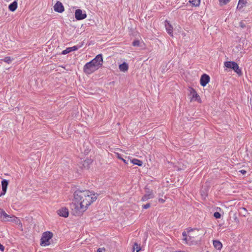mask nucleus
<instances>
[{
    "instance_id": "72a5a7b5",
    "label": "nucleus",
    "mask_w": 252,
    "mask_h": 252,
    "mask_svg": "<svg viewBox=\"0 0 252 252\" xmlns=\"http://www.w3.org/2000/svg\"><path fill=\"white\" fill-rule=\"evenodd\" d=\"M194 101H197L198 102H201L200 98V97H199V96L198 95V97H195V98L194 100Z\"/></svg>"
},
{
    "instance_id": "393cba45",
    "label": "nucleus",
    "mask_w": 252,
    "mask_h": 252,
    "mask_svg": "<svg viewBox=\"0 0 252 252\" xmlns=\"http://www.w3.org/2000/svg\"><path fill=\"white\" fill-rule=\"evenodd\" d=\"M1 60L7 63H10L12 61V59L10 57H6Z\"/></svg>"
},
{
    "instance_id": "c9c22d12",
    "label": "nucleus",
    "mask_w": 252,
    "mask_h": 252,
    "mask_svg": "<svg viewBox=\"0 0 252 252\" xmlns=\"http://www.w3.org/2000/svg\"><path fill=\"white\" fill-rule=\"evenodd\" d=\"M4 250V247L3 246H2L1 244H0V250L2 252Z\"/></svg>"
},
{
    "instance_id": "4468645a",
    "label": "nucleus",
    "mask_w": 252,
    "mask_h": 252,
    "mask_svg": "<svg viewBox=\"0 0 252 252\" xmlns=\"http://www.w3.org/2000/svg\"><path fill=\"white\" fill-rule=\"evenodd\" d=\"M165 27L167 33L171 36H173V28L167 20L165 21Z\"/></svg>"
},
{
    "instance_id": "c85d7f7f",
    "label": "nucleus",
    "mask_w": 252,
    "mask_h": 252,
    "mask_svg": "<svg viewBox=\"0 0 252 252\" xmlns=\"http://www.w3.org/2000/svg\"><path fill=\"white\" fill-rule=\"evenodd\" d=\"M115 154L116 157H117V158L118 159H120V160L123 159V158L122 157H121L120 154H119L118 153L115 152Z\"/></svg>"
},
{
    "instance_id": "ddd939ff",
    "label": "nucleus",
    "mask_w": 252,
    "mask_h": 252,
    "mask_svg": "<svg viewBox=\"0 0 252 252\" xmlns=\"http://www.w3.org/2000/svg\"><path fill=\"white\" fill-rule=\"evenodd\" d=\"M154 197V192L152 190H149L148 192L143 195V197L141 198V201L145 202L150 199L153 198Z\"/></svg>"
},
{
    "instance_id": "4c0bfd02",
    "label": "nucleus",
    "mask_w": 252,
    "mask_h": 252,
    "mask_svg": "<svg viewBox=\"0 0 252 252\" xmlns=\"http://www.w3.org/2000/svg\"><path fill=\"white\" fill-rule=\"evenodd\" d=\"M121 160H123V162L124 163H125L126 164H128L127 162L126 161V159L123 158V159H121Z\"/></svg>"
},
{
    "instance_id": "0eeeda50",
    "label": "nucleus",
    "mask_w": 252,
    "mask_h": 252,
    "mask_svg": "<svg viewBox=\"0 0 252 252\" xmlns=\"http://www.w3.org/2000/svg\"><path fill=\"white\" fill-rule=\"evenodd\" d=\"M58 215L61 217L67 218L68 217L69 211L68 209L66 207H63L59 209L57 211Z\"/></svg>"
},
{
    "instance_id": "1a4fd4ad",
    "label": "nucleus",
    "mask_w": 252,
    "mask_h": 252,
    "mask_svg": "<svg viewBox=\"0 0 252 252\" xmlns=\"http://www.w3.org/2000/svg\"><path fill=\"white\" fill-rule=\"evenodd\" d=\"M83 71L86 74H91L94 72L95 70L90 65L89 63H86L83 67Z\"/></svg>"
},
{
    "instance_id": "f704fd0d",
    "label": "nucleus",
    "mask_w": 252,
    "mask_h": 252,
    "mask_svg": "<svg viewBox=\"0 0 252 252\" xmlns=\"http://www.w3.org/2000/svg\"><path fill=\"white\" fill-rule=\"evenodd\" d=\"M158 202L161 204H163L165 202V200L162 198H159Z\"/></svg>"
},
{
    "instance_id": "412c9836",
    "label": "nucleus",
    "mask_w": 252,
    "mask_h": 252,
    "mask_svg": "<svg viewBox=\"0 0 252 252\" xmlns=\"http://www.w3.org/2000/svg\"><path fill=\"white\" fill-rule=\"evenodd\" d=\"M130 162L132 163L133 164L137 165L138 166H142V161L137 158H133V159L130 160Z\"/></svg>"
},
{
    "instance_id": "423d86ee",
    "label": "nucleus",
    "mask_w": 252,
    "mask_h": 252,
    "mask_svg": "<svg viewBox=\"0 0 252 252\" xmlns=\"http://www.w3.org/2000/svg\"><path fill=\"white\" fill-rule=\"evenodd\" d=\"M75 17L77 20H82L87 17V14L85 12L83 13L81 9H78L75 10Z\"/></svg>"
},
{
    "instance_id": "6e6552de",
    "label": "nucleus",
    "mask_w": 252,
    "mask_h": 252,
    "mask_svg": "<svg viewBox=\"0 0 252 252\" xmlns=\"http://www.w3.org/2000/svg\"><path fill=\"white\" fill-rule=\"evenodd\" d=\"M11 217V216H10L7 214L6 212L4 211V210L1 208H0V220L1 221H9V218Z\"/></svg>"
},
{
    "instance_id": "f03ea898",
    "label": "nucleus",
    "mask_w": 252,
    "mask_h": 252,
    "mask_svg": "<svg viewBox=\"0 0 252 252\" xmlns=\"http://www.w3.org/2000/svg\"><path fill=\"white\" fill-rule=\"evenodd\" d=\"M198 229L197 228H188L187 231H183L182 236L183 237V243L188 245H191L193 244V238L198 236Z\"/></svg>"
},
{
    "instance_id": "f257e3e1",
    "label": "nucleus",
    "mask_w": 252,
    "mask_h": 252,
    "mask_svg": "<svg viewBox=\"0 0 252 252\" xmlns=\"http://www.w3.org/2000/svg\"><path fill=\"white\" fill-rule=\"evenodd\" d=\"M98 195L88 189L77 190L74 191L73 201L76 213L83 214L89 206L97 200Z\"/></svg>"
},
{
    "instance_id": "4be33fe9",
    "label": "nucleus",
    "mask_w": 252,
    "mask_h": 252,
    "mask_svg": "<svg viewBox=\"0 0 252 252\" xmlns=\"http://www.w3.org/2000/svg\"><path fill=\"white\" fill-rule=\"evenodd\" d=\"M190 95H191L190 97L191 101H194L195 97H198V94H197L196 92L193 89H191L190 91Z\"/></svg>"
},
{
    "instance_id": "e433bc0d",
    "label": "nucleus",
    "mask_w": 252,
    "mask_h": 252,
    "mask_svg": "<svg viewBox=\"0 0 252 252\" xmlns=\"http://www.w3.org/2000/svg\"><path fill=\"white\" fill-rule=\"evenodd\" d=\"M239 172H241L242 174L244 175L246 173V171L244 170H241L239 171Z\"/></svg>"
},
{
    "instance_id": "9b49d317",
    "label": "nucleus",
    "mask_w": 252,
    "mask_h": 252,
    "mask_svg": "<svg viewBox=\"0 0 252 252\" xmlns=\"http://www.w3.org/2000/svg\"><path fill=\"white\" fill-rule=\"evenodd\" d=\"M54 9L56 12L59 13H62L64 10L63 4L60 1H57L54 5Z\"/></svg>"
},
{
    "instance_id": "20e7f679",
    "label": "nucleus",
    "mask_w": 252,
    "mask_h": 252,
    "mask_svg": "<svg viewBox=\"0 0 252 252\" xmlns=\"http://www.w3.org/2000/svg\"><path fill=\"white\" fill-rule=\"evenodd\" d=\"M224 66L228 68L233 69L238 75H242L241 69L239 68L238 64L233 61H227L224 63Z\"/></svg>"
},
{
    "instance_id": "2f4dec72",
    "label": "nucleus",
    "mask_w": 252,
    "mask_h": 252,
    "mask_svg": "<svg viewBox=\"0 0 252 252\" xmlns=\"http://www.w3.org/2000/svg\"><path fill=\"white\" fill-rule=\"evenodd\" d=\"M150 206V204L149 203H148V204H147L144 205L143 206V209H148V208H149Z\"/></svg>"
},
{
    "instance_id": "dca6fc26",
    "label": "nucleus",
    "mask_w": 252,
    "mask_h": 252,
    "mask_svg": "<svg viewBox=\"0 0 252 252\" xmlns=\"http://www.w3.org/2000/svg\"><path fill=\"white\" fill-rule=\"evenodd\" d=\"M80 47V46L78 47L77 46H74L71 47H68L66 49H65L62 51V54L66 55L72 51H76L78 49V48Z\"/></svg>"
},
{
    "instance_id": "f8f14e48",
    "label": "nucleus",
    "mask_w": 252,
    "mask_h": 252,
    "mask_svg": "<svg viewBox=\"0 0 252 252\" xmlns=\"http://www.w3.org/2000/svg\"><path fill=\"white\" fill-rule=\"evenodd\" d=\"M7 186L8 181L4 179L1 181L2 191L1 193H0V196L4 195L5 193L6 192Z\"/></svg>"
},
{
    "instance_id": "6ab92c4d",
    "label": "nucleus",
    "mask_w": 252,
    "mask_h": 252,
    "mask_svg": "<svg viewBox=\"0 0 252 252\" xmlns=\"http://www.w3.org/2000/svg\"><path fill=\"white\" fill-rule=\"evenodd\" d=\"M119 68L121 71L126 72L128 69V65L127 63L124 62L119 65Z\"/></svg>"
},
{
    "instance_id": "7c9ffc66",
    "label": "nucleus",
    "mask_w": 252,
    "mask_h": 252,
    "mask_svg": "<svg viewBox=\"0 0 252 252\" xmlns=\"http://www.w3.org/2000/svg\"><path fill=\"white\" fill-rule=\"evenodd\" d=\"M105 252L104 248H99L97 250V252Z\"/></svg>"
},
{
    "instance_id": "c756f323",
    "label": "nucleus",
    "mask_w": 252,
    "mask_h": 252,
    "mask_svg": "<svg viewBox=\"0 0 252 252\" xmlns=\"http://www.w3.org/2000/svg\"><path fill=\"white\" fill-rule=\"evenodd\" d=\"M220 3H222L223 4H226L230 0H219Z\"/></svg>"
},
{
    "instance_id": "2eb2a0df",
    "label": "nucleus",
    "mask_w": 252,
    "mask_h": 252,
    "mask_svg": "<svg viewBox=\"0 0 252 252\" xmlns=\"http://www.w3.org/2000/svg\"><path fill=\"white\" fill-rule=\"evenodd\" d=\"M8 221H11V222L19 225L20 227H22V223H21L20 219L14 216H11V217H10L9 220Z\"/></svg>"
},
{
    "instance_id": "f3484780",
    "label": "nucleus",
    "mask_w": 252,
    "mask_h": 252,
    "mask_svg": "<svg viewBox=\"0 0 252 252\" xmlns=\"http://www.w3.org/2000/svg\"><path fill=\"white\" fill-rule=\"evenodd\" d=\"M213 245L214 247H215L217 250H221V248L223 247V245L221 242L217 240H213Z\"/></svg>"
},
{
    "instance_id": "473e14b6",
    "label": "nucleus",
    "mask_w": 252,
    "mask_h": 252,
    "mask_svg": "<svg viewBox=\"0 0 252 252\" xmlns=\"http://www.w3.org/2000/svg\"><path fill=\"white\" fill-rule=\"evenodd\" d=\"M239 26L242 28H244L246 27V25L245 24L242 22H240V23H239Z\"/></svg>"
},
{
    "instance_id": "cd10ccee",
    "label": "nucleus",
    "mask_w": 252,
    "mask_h": 252,
    "mask_svg": "<svg viewBox=\"0 0 252 252\" xmlns=\"http://www.w3.org/2000/svg\"><path fill=\"white\" fill-rule=\"evenodd\" d=\"M90 65L92 66V67L94 68V69L96 71L99 68L97 66L96 64H94V63H91V62H89Z\"/></svg>"
},
{
    "instance_id": "7ed1b4c3",
    "label": "nucleus",
    "mask_w": 252,
    "mask_h": 252,
    "mask_svg": "<svg viewBox=\"0 0 252 252\" xmlns=\"http://www.w3.org/2000/svg\"><path fill=\"white\" fill-rule=\"evenodd\" d=\"M53 233L47 231L42 234L40 239V246L45 247L50 245V240L53 238Z\"/></svg>"
},
{
    "instance_id": "a211bd4d",
    "label": "nucleus",
    "mask_w": 252,
    "mask_h": 252,
    "mask_svg": "<svg viewBox=\"0 0 252 252\" xmlns=\"http://www.w3.org/2000/svg\"><path fill=\"white\" fill-rule=\"evenodd\" d=\"M17 0H15L9 5L8 8L10 11L13 12L17 9L18 5Z\"/></svg>"
},
{
    "instance_id": "b1692460",
    "label": "nucleus",
    "mask_w": 252,
    "mask_h": 252,
    "mask_svg": "<svg viewBox=\"0 0 252 252\" xmlns=\"http://www.w3.org/2000/svg\"><path fill=\"white\" fill-rule=\"evenodd\" d=\"M245 2L246 1L245 0H239V2L237 8L239 9L242 8L245 5Z\"/></svg>"
},
{
    "instance_id": "a878e982",
    "label": "nucleus",
    "mask_w": 252,
    "mask_h": 252,
    "mask_svg": "<svg viewBox=\"0 0 252 252\" xmlns=\"http://www.w3.org/2000/svg\"><path fill=\"white\" fill-rule=\"evenodd\" d=\"M214 217L217 219H220L221 215L219 212H215V213H214Z\"/></svg>"
},
{
    "instance_id": "5701e85b",
    "label": "nucleus",
    "mask_w": 252,
    "mask_h": 252,
    "mask_svg": "<svg viewBox=\"0 0 252 252\" xmlns=\"http://www.w3.org/2000/svg\"><path fill=\"white\" fill-rule=\"evenodd\" d=\"M189 2L191 3L193 6H198L200 3V0H191Z\"/></svg>"
},
{
    "instance_id": "bb28decb",
    "label": "nucleus",
    "mask_w": 252,
    "mask_h": 252,
    "mask_svg": "<svg viewBox=\"0 0 252 252\" xmlns=\"http://www.w3.org/2000/svg\"><path fill=\"white\" fill-rule=\"evenodd\" d=\"M139 44L140 41L139 40H134L132 43L133 46H138L139 45Z\"/></svg>"
},
{
    "instance_id": "9d476101",
    "label": "nucleus",
    "mask_w": 252,
    "mask_h": 252,
    "mask_svg": "<svg viewBox=\"0 0 252 252\" xmlns=\"http://www.w3.org/2000/svg\"><path fill=\"white\" fill-rule=\"evenodd\" d=\"M209 76L206 74H203L200 78V83L202 86L205 87L209 83Z\"/></svg>"
},
{
    "instance_id": "58836bf2",
    "label": "nucleus",
    "mask_w": 252,
    "mask_h": 252,
    "mask_svg": "<svg viewBox=\"0 0 252 252\" xmlns=\"http://www.w3.org/2000/svg\"><path fill=\"white\" fill-rule=\"evenodd\" d=\"M83 114H84V115H86V113L85 112H83Z\"/></svg>"
},
{
    "instance_id": "ea45409f",
    "label": "nucleus",
    "mask_w": 252,
    "mask_h": 252,
    "mask_svg": "<svg viewBox=\"0 0 252 252\" xmlns=\"http://www.w3.org/2000/svg\"><path fill=\"white\" fill-rule=\"evenodd\" d=\"M183 252V251H176V252Z\"/></svg>"
},
{
    "instance_id": "aec40b11",
    "label": "nucleus",
    "mask_w": 252,
    "mask_h": 252,
    "mask_svg": "<svg viewBox=\"0 0 252 252\" xmlns=\"http://www.w3.org/2000/svg\"><path fill=\"white\" fill-rule=\"evenodd\" d=\"M141 248L140 245L135 243L133 244L132 248V252H139L141 251Z\"/></svg>"
},
{
    "instance_id": "39448f33",
    "label": "nucleus",
    "mask_w": 252,
    "mask_h": 252,
    "mask_svg": "<svg viewBox=\"0 0 252 252\" xmlns=\"http://www.w3.org/2000/svg\"><path fill=\"white\" fill-rule=\"evenodd\" d=\"M91 63H94V64H96L98 68L102 66L103 64V58L102 54H100L97 55L94 59L90 61Z\"/></svg>"
}]
</instances>
